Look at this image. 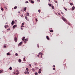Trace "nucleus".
I'll return each mask as SVG.
<instances>
[{"label": "nucleus", "mask_w": 75, "mask_h": 75, "mask_svg": "<svg viewBox=\"0 0 75 75\" xmlns=\"http://www.w3.org/2000/svg\"><path fill=\"white\" fill-rule=\"evenodd\" d=\"M61 18L64 21H65L66 22H67V19L64 18V17L63 16H62L61 17Z\"/></svg>", "instance_id": "obj_1"}, {"label": "nucleus", "mask_w": 75, "mask_h": 75, "mask_svg": "<svg viewBox=\"0 0 75 75\" xmlns=\"http://www.w3.org/2000/svg\"><path fill=\"white\" fill-rule=\"evenodd\" d=\"M24 74L26 75V74H29V72L28 71H25Z\"/></svg>", "instance_id": "obj_2"}, {"label": "nucleus", "mask_w": 75, "mask_h": 75, "mask_svg": "<svg viewBox=\"0 0 75 75\" xmlns=\"http://www.w3.org/2000/svg\"><path fill=\"white\" fill-rule=\"evenodd\" d=\"M38 73L39 74H41V69H40L39 70Z\"/></svg>", "instance_id": "obj_3"}, {"label": "nucleus", "mask_w": 75, "mask_h": 75, "mask_svg": "<svg viewBox=\"0 0 75 75\" xmlns=\"http://www.w3.org/2000/svg\"><path fill=\"white\" fill-rule=\"evenodd\" d=\"M22 44V42H20L18 45V47H19V46H21V45Z\"/></svg>", "instance_id": "obj_4"}, {"label": "nucleus", "mask_w": 75, "mask_h": 75, "mask_svg": "<svg viewBox=\"0 0 75 75\" xmlns=\"http://www.w3.org/2000/svg\"><path fill=\"white\" fill-rule=\"evenodd\" d=\"M14 40L15 42H17V38H15Z\"/></svg>", "instance_id": "obj_5"}, {"label": "nucleus", "mask_w": 75, "mask_h": 75, "mask_svg": "<svg viewBox=\"0 0 75 75\" xmlns=\"http://www.w3.org/2000/svg\"><path fill=\"white\" fill-rule=\"evenodd\" d=\"M15 23V22L14 21H13L11 22V24L12 25H13L14 24V23Z\"/></svg>", "instance_id": "obj_6"}, {"label": "nucleus", "mask_w": 75, "mask_h": 75, "mask_svg": "<svg viewBox=\"0 0 75 75\" xmlns=\"http://www.w3.org/2000/svg\"><path fill=\"white\" fill-rule=\"evenodd\" d=\"M8 27V25H5L4 26V27L5 28H7V27Z\"/></svg>", "instance_id": "obj_7"}, {"label": "nucleus", "mask_w": 75, "mask_h": 75, "mask_svg": "<svg viewBox=\"0 0 75 75\" xmlns=\"http://www.w3.org/2000/svg\"><path fill=\"white\" fill-rule=\"evenodd\" d=\"M15 27H17V25H15L13 26V28H15Z\"/></svg>", "instance_id": "obj_8"}, {"label": "nucleus", "mask_w": 75, "mask_h": 75, "mask_svg": "<svg viewBox=\"0 0 75 75\" xmlns=\"http://www.w3.org/2000/svg\"><path fill=\"white\" fill-rule=\"evenodd\" d=\"M75 6H73L72 8V11L74 10V9H75Z\"/></svg>", "instance_id": "obj_9"}, {"label": "nucleus", "mask_w": 75, "mask_h": 75, "mask_svg": "<svg viewBox=\"0 0 75 75\" xmlns=\"http://www.w3.org/2000/svg\"><path fill=\"white\" fill-rule=\"evenodd\" d=\"M25 19L27 20L28 21H29V20L27 18V17L26 16H25Z\"/></svg>", "instance_id": "obj_10"}, {"label": "nucleus", "mask_w": 75, "mask_h": 75, "mask_svg": "<svg viewBox=\"0 0 75 75\" xmlns=\"http://www.w3.org/2000/svg\"><path fill=\"white\" fill-rule=\"evenodd\" d=\"M25 40V37H23L22 38V40L24 41Z\"/></svg>", "instance_id": "obj_11"}, {"label": "nucleus", "mask_w": 75, "mask_h": 75, "mask_svg": "<svg viewBox=\"0 0 75 75\" xmlns=\"http://www.w3.org/2000/svg\"><path fill=\"white\" fill-rule=\"evenodd\" d=\"M26 16H29V13L28 12L26 13Z\"/></svg>", "instance_id": "obj_12"}, {"label": "nucleus", "mask_w": 75, "mask_h": 75, "mask_svg": "<svg viewBox=\"0 0 75 75\" xmlns=\"http://www.w3.org/2000/svg\"><path fill=\"white\" fill-rule=\"evenodd\" d=\"M7 55H11V54L9 53V52H8L7 53Z\"/></svg>", "instance_id": "obj_13"}, {"label": "nucleus", "mask_w": 75, "mask_h": 75, "mask_svg": "<svg viewBox=\"0 0 75 75\" xmlns=\"http://www.w3.org/2000/svg\"><path fill=\"white\" fill-rule=\"evenodd\" d=\"M52 9H53V10H54V6L53 5H52Z\"/></svg>", "instance_id": "obj_14"}, {"label": "nucleus", "mask_w": 75, "mask_h": 75, "mask_svg": "<svg viewBox=\"0 0 75 75\" xmlns=\"http://www.w3.org/2000/svg\"><path fill=\"white\" fill-rule=\"evenodd\" d=\"M39 55H44V54L42 53H41V52H40L39 53Z\"/></svg>", "instance_id": "obj_15"}, {"label": "nucleus", "mask_w": 75, "mask_h": 75, "mask_svg": "<svg viewBox=\"0 0 75 75\" xmlns=\"http://www.w3.org/2000/svg\"><path fill=\"white\" fill-rule=\"evenodd\" d=\"M50 32H51V33H52L53 32V30H50Z\"/></svg>", "instance_id": "obj_16"}, {"label": "nucleus", "mask_w": 75, "mask_h": 75, "mask_svg": "<svg viewBox=\"0 0 75 75\" xmlns=\"http://www.w3.org/2000/svg\"><path fill=\"white\" fill-rule=\"evenodd\" d=\"M18 62H21V59H20L18 60Z\"/></svg>", "instance_id": "obj_17"}, {"label": "nucleus", "mask_w": 75, "mask_h": 75, "mask_svg": "<svg viewBox=\"0 0 75 75\" xmlns=\"http://www.w3.org/2000/svg\"><path fill=\"white\" fill-rule=\"evenodd\" d=\"M17 6H16L14 7V9L15 10L16 9H17Z\"/></svg>", "instance_id": "obj_18"}, {"label": "nucleus", "mask_w": 75, "mask_h": 75, "mask_svg": "<svg viewBox=\"0 0 75 75\" xmlns=\"http://www.w3.org/2000/svg\"><path fill=\"white\" fill-rule=\"evenodd\" d=\"M4 8H5V10H7V6H4Z\"/></svg>", "instance_id": "obj_19"}, {"label": "nucleus", "mask_w": 75, "mask_h": 75, "mask_svg": "<svg viewBox=\"0 0 75 75\" xmlns=\"http://www.w3.org/2000/svg\"><path fill=\"white\" fill-rule=\"evenodd\" d=\"M64 9H65V10H66V11H68V10L67 9V8H65V7H64Z\"/></svg>", "instance_id": "obj_20"}, {"label": "nucleus", "mask_w": 75, "mask_h": 75, "mask_svg": "<svg viewBox=\"0 0 75 75\" xmlns=\"http://www.w3.org/2000/svg\"><path fill=\"white\" fill-rule=\"evenodd\" d=\"M46 38L47 39V40H49V37L48 36H46Z\"/></svg>", "instance_id": "obj_21"}, {"label": "nucleus", "mask_w": 75, "mask_h": 75, "mask_svg": "<svg viewBox=\"0 0 75 75\" xmlns=\"http://www.w3.org/2000/svg\"><path fill=\"white\" fill-rule=\"evenodd\" d=\"M51 4H48V5H49V6H50V7H51Z\"/></svg>", "instance_id": "obj_22"}, {"label": "nucleus", "mask_w": 75, "mask_h": 75, "mask_svg": "<svg viewBox=\"0 0 75 75\" xmlns=\"http://www.w3.org/2000/svg\"><path fill=\"white\" fill-rule=\"evenodd\" d=\"M31 3H34V1H31Z\"/></svg>", "instance_id": "obj_23"}, {"label": "nucleus", "mask_w": 75, "mask_h": 75, "mask_svg": "<svg viewBox=\"0 0 75 75\" xmlns=\"http://www.w3.org/2000/svg\"><path fill=\"white\" fill-rule=\"evenodd\" d=\"M1 10H2V11H3L4 9H3V8L1 7Z\"/></svg>", "instance_id": "obj_24"}, {"label": "nucleus", "mask_w": 75, "mask_h": 75, "mask_svg": "<svg viewBox=\"0 0 75 75\" xmlns=\"http://www.w3.org/2000/svg\"><path fill=\"white\" fill-rule=\"evenodd\" d=\"M32 71H35V69H34V68H32Z\"/></svg>", "instance_id": "obj_25"}, {"label": "nucleus", "mask_w": 75, "mask_h": 75, "mask_svg": "<svg viewBox=\"0 0 75 75\" xmlns=\"http://www.w3.org/2000/svg\"><path fill=\"white\" fill-rule=\"evenodd\" d=\"M9 69L10 70H12V68L11 67H10L9 68Z\"/></svg>", "instance_id": "obj_26"}, {"label": "nucleus", "mask_w": 75, "mask_h": 75, "mask_svg": "<svg viewBox=\"0 0 75 75\" xmlns=\"http://www.w3.org/2000/svg\"><path fill=\"white\" fill-rule=\"evenodd\" d=\"M15 55H16V56H18V54L16 53V54Z\"/></svg>", "instance_id": "obj_27"}, {"label": "nucleus", "mask_w": 75, "mask_h": 75, "mask_svg": "<svg viewBox=\"0 0 75 75\" xmlns=\"http://www.w3.org/2000/svg\"><path fill=\"white\" fill-rule=\"evenodd\" d=\"M37 46L38 47V48H39L40 47V46H39V45H38V44L37 45Z\"/></svg>", "instance_id": "obj_28"}, {"label": "nucleus", "mask_w": 75, "mask_h": 75, "mask_svg": "<svg viewBox=\"0 0 75 75\" xmlns=\"http://www.w3.org/2000/svg\"><path fill=\"white\" fill-rule=\"evenodd\" d=\"M25 58H23V61H25Z\"/></svg>", "instance_id": "obj_29"}, {"label": "nucleus", "mask_w": 75, "mask_h": 75, "mask_svg": "<svg viewBox=\"0 0 75 75\" xmlns=\"http://www.w3.org/2000/svg\"><path fill=\"white\" fill-rule=\"evenodd\" d=\"M26 71H29L28 68H27L26 69Z\"/></svg>", "instance_id": "obj_30"}, {"label": "nucleus", "mask_w": 75, "mask_h": 75, "mask_svg": "<svg viewBox=\"0 0 75 75\" xmlns=\"http://www.w3.org/2000/svg\"><path fill=\"white\" fill-rule=\"evenodd\" d=\"M25 24L24 23H22V25H24Z\"/></svg>", "instance_id": "obj_31"}, {"label": "nucleus", "mask_w": 75, "mask_h": 75, "mask_svg": "<svg viewBox=\"0 0 75 75\" xmlns=\"http://www.w3.org/2000/svg\"><path fill=\"white\" fill-rule=\"evenodd\" d=\"M22 25L21 24V27H24V25Z\"/></svg>", "instance_id": "obj_32"}, {"label": "nucleus", "mask_w": 75, "mask_h": 75, "mask_svg": "<svg viewBox=\"0 0 75 75\" xmlns=\"http://www.w3.org/2000/svg\"><path fill=\"white\" fill-rule=\"evenodd\" d=\"M24 11H26V7L24 8Z\"/></svg>", "instance_id": "obj_33"}, {"label": "nucleus", "mask_w": 75, "mask_h": 75, "mask_svg": "<svg viewBox=\"0 0 75 75\" xmlns=\"http://www.w3.org/2000/svg\"><path fill=\"white\" fill-rule=\"evenodd\" d=\"M25 41H28V39H25Z\"/></svg>", "instance_id": "obj_34"}, {"label": "nucleus", "mask_w": 75, "mask_h": 75, "mask_svg": "<svg viewBox=\"0 0 75 75\" xmlns=\"http://www.w3.org/2000/svg\"><path fill=\"white\" fill-rule=\"evenodd\" d=\"M37 74H38V73H35V75H37Z\"/></svg>", "instance_id": "obj_35"}, {"label": "nucleus", "mask_w": 75, "mask_h": 75, "mask_svg": "<svg viewBox=\"0 0 75 75\" xmlns=\"http://www.w3.org/2000/svg\"><path fill=\"white\" fill-rule=\"evenodd\" d=\"M35 20H36V21L37 22V21H38V20H37V18H36L35 19Z\"/></svg>", "instance_id": "obj_36"}, {"label": "nucleus", "mask_w": 75, "mask_h": 75, "mask_svg": "<svg viewBox=\"0 0 75 75\" xmlns=\"http://www.w3.org/2000/svg\"><path fill=\"white\" fill-rule=\"evenodd\" d=\"M6 45H4V48H6Z\"/></svg>", "instance_id": "obj_37"}, {"label": "nucleus", "mask_w": 75, "mask_h": 75, "mask_svg": "<svg viewBox=\"0 0 75 75\" xmlns=\"http://www.w3.org/2000/svg\"><path fill=\"white\" fill-rule=\"evenodd\" d=\"M70 5L71 6H72V5H73V4H72V3H70Z\"/></svg>", "instance_id": "obj_38"}, {"label": "nucleus", "mask_w": 75, "mask_h": 75, "mask_svg": "<svg viewBox=\"0 0 75 75\" xmlns=\"http://www.w3.org/2000/svg\"><path fill=\"white\" fill-rule=\"evenodd\" d=\"M53 69V70H54V71H55V68H54Z\"/></svg>", "instance_id": "obj_39"}, {"label": "nucleus", "mask_w": 75, "mask_h": 75, "mask_svg": "<svg viewBox=\"0 0 75 75\" xmlns=\"http://www.w3.org/2000/svg\"><path fill=\"white\" fill-rule=\"evenodd\" d=\"M68 24H69V25H71V23H68Z\"/></svg>", "instance_id": "obj_40"}, {"label": "nucleus", "mask_w": 75, "mask_h": 75, "mask_svg": "<svg viewBox=\"0 0 75 75\" xmlns=\"http://www.w3.org/2000/svg\"><path fill=\"white\" fill-rule=\"evenodd\" d=\"M25 3H28V1H26L25 2Z\"/></svg>", "instance_id": "obj_41"}, {"label": "nucleus", "mask_w": 75, "mask_h": 75, "mask_svg": "<svg viewBox=\"0 0 75 75\" xmlns=\"http://www.w3.org/2000/svg\"><path fill=\"white\" fill-rule=\"evenodd\" d=\"M19 73H16V75H18V74Z\"/></svg>", "instance_id": "obj_42"}, {"label": "nucleus", "mask_w": 75, "mask_h": 75, "mask_svg": "<svg viewBox=\"0 0 75 75\" xmlns=\"http://www.w3.org/2000/svg\"><path fill=\"white\" fill-rule=\"evenodd\" d=\"M38 2H40V0H37Z\"/></svg>", "instance_id": "obj_43"}, {"label": "nucleus", "mask_w": 75, "mask_h": 75, "mask_svg": "<svg viewBox=\"0 0 75 75\" xmlns=\"http://www.w3.org/2000/svg\"><path fill=\"white\" fill-rule=\"evenodd\" d=\"M35 68H36V69H38V67H35Z\"/></svg>", "instance_id": "obj_44"}, {"label": "nucleus", "mask_w": 75, "mask_h": 75, "mask_svg": "<svg viewBox=\"0 0 75 75\" xmlns=\"http://www.w3.org/2000/svg\"><path fill=\"white\" fill-rule=\"evenodd\" d=\"M2 72V71L0 70V73H1Z\"/></svg>", "instance_id": "obj_45"}, {"label": "nucleus", "mask_w": 75, "mask_h": 75, "mask_svg": "<svg viewBox=\"0 0 75 75\" xmlns=\"http://www.w3.org/2000/svg\"><path fill=\"white\" fill-rule=\"evenodd\" d=\"M42 54H41V58H42Z\"/></svg>", "instance_id": "obj_46"}, {"label": "nucleus", "mask_w": 75, "mask_h": 75, "mask_svg": "<svg viewBox=\"0 0 75 75\" xmlns=\"http://www.w3.org/2000/svg\"><path fill=\"white\" fill-rule=\"evenodd\" d=\"M21 30H23V28H21Z\"/></svg>", "instance_id": "obj_47"}, {"label": "nucleus", "mask_w": 75, "mask_h": 75, "mask_svg": "<svg viewBox=\"0 0 75 75\" xmlns=\"http://www.w3.org/2000/svg\"><path fill=\"white\" fill-rule=\"evenodd\" d=\"M38 12H39V13H40V10H38Z\"/></svg>", "instance_id": "obj_48"}, {"label": "nucleus", "mask_w": 75, "mask_h": 75, "mask_svg": "<svg viewBox=\"0 0 75 75\" xmlns=\"http://www.w3.org/2000/svg\"><path fill=\"white\" fill-rule=\"evenodd\" d=\"M61 14H64V13H62V12H61Z\"/></svg>", "instance_id": "obj_49"}, {"label": "nucleus", "mask_w": 75, "mask_h": 75, "mask_svg": "<svg viewBox=\"0 0 75 75\" xmlns=\"http://www.w3.org/2000/svg\"><path fill=\"white\" fill-rule=\"evenodd\" d=\"M58 15L59 16V15H60V13H58Z\"/></svg>", "instance_id": "obj_50"}, {"label": "nucleus", "mask_w": 75, "mask_h": 75, "mask_svg": "<svg viewBox=\"0 0 75 75\" xmlns=\"http://www.w3.org/2000/svg\"><path fill=\"white\" fill-rule=\"evenodd\" d=\"M55 3H58V2L57 1H55Z\"/></svg>", "instance_id": "obj_51"}, {"label": "nucleus", "mask_w": 75, "mask_h": 75, "mask_svg": "<svg viewBox=\"0 0 75 75\" xmlns=\"http://www.w3.org/2000/svg\"><path fill=\"white\" fill-rule=\"evenodd\" d=\"M24 42H25V43H27V42L26 41H24Z\"/></svg>", "instance_id": "obj_52"}, {"label": "nucleus", "mask_w": 75, "mask_h": 75, "mask_svg": "<svg viewBox=\"0 0 75 75\" xmlns=\"http://www.w3.org/2000/svg\"><path fill=\"white\" fill-rule=\"evenodd\" d=\"M29 67H31V64H29Z\"/></svg>", "instance_id": "obj_53"}, {"label": "nucleus", "mask_w": 75, "mask_h": 75, "mask_svg": "<svg viewBox=\"0 0 75 75\" xmlns=\"http://www.w3.org/2000/svg\"><path fill=\"white\" fill-rule=\"evenodd\" d=\"M53 67H55V66L54 65H53Z\"/></svg>", "instance_id": "obj_54"}, {"label": "nucleus", "mask_w": 75, "mask_h": 75, "mask_svg": "<svg viewBox=\"0 0 75 75\" xmlns=\"http://www.w3.org/2000/svg\"><path fill=\"white\" fill-rule=\"evenodd\" d=\"M8 24L7 22H6V24Z\"/></svg>", "instance_id": "obj_55"}, {"label": "nucleus", "mask_w": 75, "mask_h": 75, "mask_svg": "<svg viewBox=\"0 0 75 75\" xmlns=\"http://www.w3.org/2000/svg\"><path fill=\"white\" fill-rule=\"evenodd\" d=\"M21 17H23V15H22V16H21Z\"/></svg>", "instance_id": "obj_56"}, {"label": "nucleus", "mask_w": 75, "mask_h": 75, "mask_svg": "<svg viewBox=\"0 0 75 75\" xmlns=\"http://www.w3.org/2000/svg\"><path fill=\"white\" fill-rule=\"evenodd\" d=\"M39 55H37V56L38 57H39Z\"/></svg>", "instance_id": "obj_57"}, {"label": "nucleus", "mask_w": 75, "mask_h": 75, "mask_svg": "<svg viewBox=\"0 0 75 75\" xmlns=\"http://www.w3.org/2000/svg\"><path fill=\"white\" fill-rule=\"evenodd\" d=\"M35 65H37V63H35Z\"/></svg>", "instance_id": "obj_58"}, {"label": "nucleus", "mask_w": 75, "mask_h": 75, "mask_svg": "<svg viewBox=\"0 0 75 75\" xmlns=\"http://www.w3.org/2000/svg\"><path fill=\"white\" fill-rule=\"evenodd\" d=\"M18 13H20V11H19V12H18Z\"/></svg>", "instance_id": "obj_59"}, {"label": "nucleus", "mask_w": 75, "mask_h": 75, "mask_svg": "<svg viewBox=\"0 0 75 75\" xmlns=\"http://www.w3.org/2000/svg\"><path fill=\"white\" fill-rule=\"evenodd\" d=\"M7 30H10V29H8Z\"/></svg>", "instance_id": "obj_60"}, {"label": "nucleus", "mask_w": 75, "mask_h": 75, "mask_svg": "<svg viewBox=\"0 0 75 75\" xmlns=\"http://www.w3.org/2000/svg\"><path fill=\"white\" fill-rule=\"evenodd\" d=\"M50 0H49V1H50Z\"/></svg>", "instance_id": "obj_61"}]
</instances>
